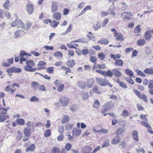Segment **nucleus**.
<instances>
[{
	"instance_id": "nucleus-1",
	"label": "nucleus",
	"mask_w": 153,
	"mask_h": 153,
	"mask_svg": "<svg viewBox=\"0 0 153 153\" xmlns=\"http://www.w3.org/2000/svg\"><path fill=\"white\" fill-rule=\"evenodd\" d=\"M14 15L16 17V14L15 13ZM16 17L15 21L12 22L11 23V25L12 27H15L17 26L18 28H22V31L25 32V24L21 20L17 19Z\"/></svg>"
},
{
	"instance_id": "nucleus-2",
	"label": "nucleus",
	"mask_w": 153,
	"mask_h": 153,
	"mask_svg": "<svg viewBox=\"0 0 153 153\" xmlns=\"http://www.w3.org/2000/svg\"><path fill=\"white\" fill-rule=\"evenodd\" d=\"M22 71L21 69L19 68H16L15 67H13L7 69L6 72L8 73V75L9 76L12 75V73H19Z\"/></svg>"
},
{
	"instance_id": "nucleus-3",
	"label": "nucleus",
	"mask_w": 153,
	"mask_h": 153,
	"mask_svg": "<svg viewBox=\"0 0 153 153\" xmlns=\"http://www.w3.org/2000/svg\"><path fill=\"white\" fill-rule=\"evenodd\" d=\"M96 80L97 83L101 86H105L106 85L107 80L106 78H102L100 77H97Z\"/></svg>"
},
{
	"instance_id": "nucleus-4",
	"label": "nucleus",
	"mask_w": 153,
	"mask_h": 153,
	"mask_svg": "<svg viewBox=\"0 0 153 153\" xmlns=\"http://www.w3.org/2000/svg\"><path fill=\"white\" fill-rule=\"evenodd\" d=\"M59 102L61 106H66L68 105L69 102V99L66 97H63L60 99Z\"/></svg>"
},
{
	"instance_id": "nucleus-5",
	"label": "nucleus",
	"mask_w": 153,
	"mask_h": 153,
	"mask_svg": "<svg viewBox=\"0 0 153 153\" xmlns=\"http://www.w3.org/2000/svg\"><path fill=\"white\" fill-rule=\"evenodd\" d=\"M131 13L129 12H124L121 14V17L124 16L123 20L125 21H127L131 19L130 16H131Z\"/></svg>"
},
{
	"instance_id": "nucleus-6",
	"label": "nucleus",
	"mask_w": 153,
	"mask_h": 153,
	"mask_svg": "<svg viewBox=\"0 0 153 153\" xmlns=\"http://www.w3.org/2000/svg\"><path fill=\"white\" fill-rule=\"evenodd\" d=\"M114 103L111 101L107 102L104 104V106L105 107V110L108 111L114 107Z\"/></svg>"
},
{
	"instance_id": "nucleus-7",
	"label": "nucleus",
	"mask_w": 153,
	"mask_h": 153,
	"mask_svg": "<svg viewBox=\"0 0 153 153\" xmlns=\"http://www.w3.org/2000/svg\"><path fill=\"white\" fill-rule=\"evenodd\" d=\"M52 17L56 21H60L62 18L61 13L59 12H54L52 15Z\"/></svg>"
},
{
	"instance_id": "nucleus-8",
	"label": "nucleus",
	"mask_w": 153,
	"mask_h": 153,
	"mask_svg": "<svg viewBox=\"0 0 153 153\" xmlns=\"http://www.w3.org/2000/svg\"><path fill=\"white\" fill-rule=\"evenodd\" d=\"M82 130L79 128H74L72 131V134L74 136H78L81 133Z\"/></svg>"
},
{
	"instance_id": "nucleus-9",
	"label": "nucleus",
	"mask_w": 153,
	"mask_h": 153,
	"mask_svg": "<svg viewBox=\"0 0 153 153\" xmlns=\"http://www.w3.org/2000/svg\"><path fill=\"white\" fill-rule=\"evenodd\" d=\"M92 150V148L87 146H84L81 149L82 153H91Z\"/></svg>"
},
{
	"instance_id": "nucleus-10",
	"label": "nucleus",
	"mask_w": 153,
	"mask_h": 153,
	"mask_svg": "<svg viewBox=\"0 0 153 153\" xmlns=\"http://www.w3.org/2000/svg\"><path fill=\"white\" fill-rule=\"evenodd\" d=\"M34 5L31 4H28L26 7L27 12L30 14L32 13L34 10Z\"/></svg>"
},
{
	"instance_id": "nucleus-11",
	"label": "nucleus",
	"mask_w": 153,
	"mask_h": 153,
	"mask_svg": "<svg viewBox=\"0 0 153 153\" xmlns=\"http://www.w3.org/2000/svg\"><path fill=\"white\" fill-rule=\"evenodd\" d=\"M58 8V6L56 2L54 1H53L52 2L51 12H54L57 11Z\"/></svg>"
},
{
	"instance_id": "nucleus-12",
	"label": "nucleus",
	"mask_w": 153,
	"mask_h": 153,
	"mask_svg": "<svg viewBox=\"0 0 153 153\" xmlns=\"http://www.w3.org/2000/svg\"><path fill=\"white\" fill-rule=\"evenodd\" d=\"M77 85L82 89H85L86 88V84L85 81H78Z\"/></svg>"
},
{
	"instance_id": "nucleus-13",
	"label": "nucleus",
	"mask_w": 153,
	"mask_h": 153,
	"mask_svg": "<svg viewBox=\"0 0 153 153\" xmlns=\"http://www.w3.org/2000/svg\"><path fill=\"white\" fill-rule=\"evenodd\" d=\"M114 36L116 37V40L117 41H122L124 40L123 36L120 33H117Z\"/></svg>"
},
{
	"instance_id": "nucleus-14",
	"label": "nucleus",
	"mask_w": 153,
	"mask_h": 153,
	"mask_svg": "<svg viewBox=\"0 0 153 153\" xmlns=\"http://www.w3.org/2000/svg\"><path fill=\"white\" fill-rule=\"evenodd\" d=\"M24 133L25 136H30L31 134V129L30 128L26 127L24 129Z\"/></svg>"
},
{
	"instance_id": "nucleus-15",
	"label": "nucleus",
	"mask_w": 153,
	"mask_h": 153,
	"mask_svg": "<svg viewBox=\"0 0 153 153\" xmlns=\"http://www.w3.org/2000/svg\"><path fill=\"white\" fill-rule=\"evenodd\" d=\"M120 137L117 135L113 138L111 141V143L113 144H117L120 142Z\"/></svg>"
},
{
	"instance_id": "nucleus-16",
	"label": "nucleus",
	"mask_w": 153,
	"mask_h": 153,
	"mask_svg": "<svg viewBox=\"0 0 153 153\" xmlns=\"http://www.w3.org/2000/svg\"><path fill=\"white\" fill-rule=\"evenodd\" d=\"M113 75H114L115 76L119 77L121 76L122 74L117 69L114 68L112 70Z\"/></svg>"
},
{
	"instance_id": "nucleus-17",
	"label": "nucleus",
	"mask_w": 153,
	"mask_h": 153,
	"mask_svg": "<svg viewBox=\"0 0 153 153\" xmlns=\"http://www.w3.org/2000/svg\"><path fill=\"white\" fill-rule=\"evenodd\" d=\"M106 55L102 52L98 53L97 55L98 57L101 61H104L106 58Z\"/></svg>"
},
{
	"instance_id": "nucleus-18",
	"label": "nucleus",
	"mask_w": 153,
	"mask_h": 153,
	"mask_svg": "<svg viewBox=\"0 0 153 153\" xmlns=\"http://www.w3.org/2000/svg\"><path fill=\"white\" fill-rule=\"evenodd\" d=\"M94 82V78H91L88 80L87 84L88 88H90L93 86V84Z\"/></svg>"
},
{
	"instance_id": "nucleus-19",
	"label": "nucleus",
	"mask_w": 153,
	"mask_h": 153,
	"mask_svg": "<svg viewBox=\"0 0 153 153\" xmlns=\"http://www.w3.org/2000/svg\"><path fill=\"white\" fill-rule=\"evenodd\" d=\"M67 64L68 66L70 67H73L75 64V62L74 59H72L68 61Z\"/></svg>"
},
{
	"instance_id": "nucleus-20",
	"label": "nucleus",
	"mask_w": 153,
	"mask_h": 153,
	"mask_svg": "<svg viewBox=\"0 0 153 153\" xmlns=\"http://www.w3.org/2000/svg\"><path fill=\"white\" fill-rule=\"evenodd\" d=\"M70 120L69 117L67 115H64L62 117V123L64 124L68 122Z\"/></svg>"
},
{
	"instance_id": "nucleus-21",
	"label": "nucleus",
	"mask_w": 153,
	"mask_h": 153,
	"mask_svg": "<svg viewBox=\"0 0 153 153\" xmlns=\"http://www.w3.org/2000/svg\"><path fill=\"white\" fill-rule=\"evenodd\" d=\"M35 148V145L33 144H32L27 148L25 151L27 152H28V151L33 152Z\"/></svg>"
},
{
	"instance_id": "nucleus-22",
	"label": "nucleus",
	"mask_w": 153,
	"mask_h": 153,
	"mask_svg": "<svg viewBox=\"0 0 153 153\" xmlns=\"http://www.w3.org/2000/svg\"><path fill=\"white\" fill-rule=\"evenodd\" d=\"M146 43V42L144 39H140L137 42V45L139 46H143Z\"/></svg>"
},
{
	"instance_id": "nucleus-23",
	"label": "nucleus",
	"mask_w": 153,
	"mask_h": 153,
	"mask_svg": "<svg viewBox=\"0 0 153 153\" xmlns=\"http://www.w3.org/2000/svg\"><path fill=\"white\" fill-rule=\"evenodd\" d=\"M104 76L111 77L113 76V72L110 70H108L106 71H105Z\"/></svg>"
},
{
	"instance_id": "nucleus-24",
	"label": "nucleus",
	"mask_w": 153,
	"mask_h": 153,
	"mask_svg": "<svg viewBox=\"0 0 153 153\" xmlns=\"http://www.w3.org/2000/svg\"><path fill=\"white\" fill-rule=\"evenodd\" d=\"M81 95L82 99L83 100H87L89 98L88 94L84 91H82L81 92Z\"/></svg>"
},
{
	"instance_id": "nucleus-25",
	"label": "nucleus",
	"mask_w": 153,
	"mask_h": 153,
	"mask_svg": "<svg viewBox=\"0 0 153 153\" xmlns=\"http://www.w3.org/2000/svg\"><path fill=\"white\" fill-rule=\"evenodd\" d=\"M59 22L57 21L56 20H54L52 21V23L50 24V26L53 28H56L59 24Z\"/></svg>"
},
{
	"instance_id": "nucleus-26",
	"label": "nucleus",
	"mask_w": 153,
	"mask_h": 153,
	"mask_svg": "<svg viewBox=\"0 0 153 153\" xmlns=\"http://www.w3.org/2000/svg\"><path fill=\"white\" fill-rule=\"evenodd\" d=\"M123 64V61L122 60L120 59L116 60L114 63V64L116 65L119 66H122Z\"/></svg>"
},
{
	"instance_id": "nucleus-27",
	"label": "nucleus",
	"mask_w": 153,
	"mask_h": 153,
	"mask_svg": "<svg viewBox=\"0 0 153 153\" xmlns=\"http://www.w3.org/2000/svg\"><path fill=\"white\" fill-rule=\"evenodd\" d=\"M21 29L18 30H17L15 33L14 34V38H17L19 37L20 36V34L22 33L23 32H23L22 31V28H20Z\"/></svg>"
},
{
	"instance_id": "nucleus-28",
	"label": "nucleus",
	"mask_w": 153,
	"mask_h": 153,
	"mask_svg": "<svg viewBox=\"0 0 153 153\" xmlns=\"http://www.w3.org/2000/svg\"><path fill=\"white\" fill-rule=\"evenodd\" d=\"M144 72L147 74H153V69L151 68H146L144 70Z\"/></svg>"
},
{
	"instance_id": "nucleus-29",
	"label": "nucleus",
	"mask_w": 153,
	"mask_h": 153,
	"mask_svg": "<svg viewBox=\"0 0 153 153\" xmlns=\"http://www.w3.org/2000/svg\"><path fill=\"white\" fill-rule=\"evenodd\" d=\"M8 117V115H6L5 114L0 115V122H4Z\"/></svg>"
},
{
	"instance_id": "nucleus-30",
	"label": "nucleus",
	"mask_w": 153,
	"mask_h": 153,
	"mask_svg": "<svg viewBox=\"0 0 153 153\" xmlns=\"http://www.w3.org/2000/svg\"><path fill=\"white\" fill-rule=\"evenodd\" d=\"M117 82L121 88H127V85L124 82L120 80H117Z\"/></svg>"
},
{
	"instance_id": "nucleus-31",
	"label": "nucleus",
	"mask_w": 153,
	"mask_h": 153,
	"mask_svg": "<svg viewBox=\"0 0 153 153\" xmlns=\"http://www.w3.org/2000/svg\"><path fill=\"white\" fill-rule=\"evenodd\" d=\"M54 55L56 57L58 58L59 59L61 58L62 56V53L59 51H57L55 52Z\"/></svg>"
},
{
	"instance_id": "nucleus-32",
	"label": "nucleus",
	"mask_w": 153,
	"mask_h": 153,
	"mask_svg": "<svg viewBox=\"0 0 153 153\" xmlns=\"http://www.w3.org/2000/svg\"><path fill=\"white\" fill-rule=\"evenodd\" d=\"M101 27L100 25L98 22H96L93 24V27L95 30H97L100 29Z\"/></svg>"
},
{
	"instance_id": "nucleus-33",
	"label": "nucleus",
	"mask_w": 153,
	"mask_h": 153,
	"mask_svg": "<svg viewBox=\"0 0 153 153\" xmlns=\"http://www.w3.org/2000/svg\"><path fill=\"white\" fill-rule=\"evenodd\" d=\"M10 1L7 0L3 4L4 7L6 9L9 10V7L10 6Z\"/></svg>"
},
{
	"instance_id": "nucleus-34",
	"label": "nucleus",
	"mask_w": 153,
	"mask_h": 153,
	"mask_svg": "<svg viewBox=\"0 0 153 153\" xmlns=\"http://www.w3.org/2000/svg\"><path fill=\"white\" fill-rule=\"evenodd\" d=\"M132 136L133 138L136 141L138 140V134L137 132L136 131H134L132 133Z\"/></svg>"
},
{
	"instance_id": "nucleus-35",
	"label": "nucleus",
	"mask_w": 153,
	"mask_h": 153,
	"mask_svg": "<svg viewBox=\"0 0 153 153\" xmlns=\"http://www.w3.org/2000/svg\"><path fill=\"white\" fill-rule=\"evenodd\" d=\"M72 29V25L70 24L69 26L68 27L67 30L65 32L62 33V34L63 35H65L67 34L68 33H69L71 31Z\"/></svg>"
},
{
	"instance_id": "nucleus-36",
	"label": "nucleus",
	"mask_w": 153,
	"mask_h": 153,
	"mask_svg": "<svg viewBox=\"0 0 153 153\" xmlns=\"http://www.w3.org/2000/svg\"><path fill=\"white\" fill-rule=\"evenodd\" d=\"M100 102L97 99L95 100L94 101V107L95 108H97L100 106Z\"/></svg>"
},
{
	"instance_id": "nucleus-37",
	"label": "nucleus",
	"mask_w": 153,
	"mask_h": 153,
	"mask_svg": "<svg viewBox=\"0 0 153 153\" xmlns=\"http://www.w3.org/2000/svg\"><path fill=\"white\" fill-rule=\"evenodd\" d=\"M125 71L126 74L130 76H132L134 74L132 71L130 69H126Z\"/></svg>"
},
{
	"instance_id": "nucleus-38",
	"label": "nucleus",
	"mask_w": 153,
	"mask_h": 153,
	"mask_svg": "<svg viewBox=\"0 0 153 153\" xmlns=\"http://www.w3.org/2000/svg\"><path fill=\"white\" fill-rule=\"evenodd\" d=\"M124 129L121 128H118L116 131V134L117 135L119 136L123 133Z\"/></svg>"
},
{
	"instance_id": "nucleus-39",
	"label": "nucleus",
	"mask_w": 153,
	"mask_h": 153,
	"mask_svg": "<svg viewBox=\"0 0 153 153\" xmlns=\"http://www.w3.org/2000/svg\"><path fill=\"white\" fill-rule=\"evenodd\" d=\"M129 115V112L126 110H124L122 113L121 114V116L126 117H128Z\"/></svg>"
},
{
	"instance_id": "nucleus-40",
	"label": "nucleus",
	"mask_w": 153,
	"mask_h": 153,
	"mask_svg": "<svg viewBox=\"0 0 153 153\" xmlns=\"http://www.w3.org/2000/svg\"><path fill=\"white\" fill-rule=\"evenodd\" d=\"M144 36L145 39L147 40L149 39L151 37L150 33L148 31H146L145 32Z\"/></svg>"
},
{
	"instance_id": "nucleus-41",
	"label": "nucleus",
	"mask_w": 153,
	"mask_h": 153,
	"mask_svg": "<svg viewBox=\"0 0 153 153\" xmlns=\"http://www.w3.org/2000/svg\"><path fill=\"white\" fill-rule=\"evenodd\" d=\"M16 122L19 125H23L25 123V120L22 118H18L16 120Z\"/></svg>"
},
{
	"instance_id": "nucleus-42",
	"label": "nucleus",
	"mask_w": 153,
	"mask_h": 153,
	"mask_svg": "<svg viewBox=\"0 0 153 153\" xmlns=\"http://www.w3.org/2000/svg\"><path fill=\"white\" fill-rule=\"evenodd\" d=\"M99 42L102 44L105 45L108 44V41L107 39L103 38L101 39Z\"/></svg>"
},
{
	"instance_id": "nucleus-43",
	"label": "nucleus",
	"mask_w": 153,
	"mask_h": 153,
	"mask_svg": "<svg viewBox=\"0 0 153 153\" xmlns=\"http://www.w3.org/2000/svg\"><path fill=\"white\" fill-rule=\"evenodd\" d=\"M136 72L138 75L141 76L142 77H145L146 74L142 71L139 70L137 69L135 70Z\"/></svg>"
},
{
	"instance_id": "nucleus-44",
	"label": "nucleus",
	"mask_w": 153,
	"mask_h": 153,
	"mask_svg": "<svg viewBox=\"0 0 153 153\" xmlns=\"http://www.w3.org/2000/svg\"><path fill=\"white\" fill-rule=\"evenodd\" d=\"M26 64L27 65H30L31 66L33 67L35 66L34 62L32 60L30 59L26 61Z\"/></svg>"
},
{
	"instance_id": "nucleus-45",
	"label": "nucleus",
	"mask_w": 153,
	"mask_h": 153,
	"mask_svg": "<svg viewBox=\"0 0 153 153\" xmlns=\"http://www.w3.org/2000/svg\"><path fill=\"white\" fill-rule=\"evenodd\" d=\"M140 123H141L144 126L147 128L148 129H151V128L150 126L147 123V122H145L144 121H140Z\"/></svg>"
},
{
	"instance_id": "nucleus-46",
	"label": "nucleus",
	"mask_w": 153,
	"mask_h": 153,
	"mask_svg": "<svg viewBox=\"0 0 153 153\" xmlns=\"http://www.w3.org/2000/svg\"><path fill=\"white\" fill-rule=\"evenodd\" d=\"M60 151V149L57 147H53L51 150L52 153H59Z\"/></svg>"
},
{
	"instance_id": "nucleus-47",
	"label": "nucleus",
	"mask_w": 153,
	"mask_h": 153,
	"mask_svg": "<svg viewBox=\"0 0 153 153\" xmlns=\"http://www.w3.org/2000/svg\"><path fill=\"white\" fill-rule=\"evenodd\" d=\"M31 85L35 89H36L39 86V83L37 82L33 81L31 83Z\"/></svg>"
},
{
	"instance_id": "nucleus-48",
	"label": "nucleus",
	"mask_w": 153,
	"mask_h": 153,
	"mask_svg": "<svg viewBox=\"0 0 153 153\" xmlns=\"http://www.w3.org/2000/svg\"><path fill=\"white\" fill-rule=\"evenodd\" d=\"M109 145V140L107 139L104 141L103 143L102 146V147L104 148L106 147Z\"/></svg>"
},
{
	"instance_id": "nucleus-49",
	"label": "nucleus",
	"mask_w": 153,
	"mask_h": 153,
	"mask_svg": "<svg viewBox=\"0 0 153 153\" xmlns=\"http://www.w3.org/2000/svg\"><path fill=\"white\" fill-rule=\"evenodd\" d=\"M93 91L98 94H100L101 92L100 91V88L98 87L97 86H94L93 88Z\"/></svg>"
},
{
	"instance_id": "nucleus-50",
	"label": "nucleus",
	"mask_w": 153,
	"mask_h": 153,
	"mask_svg": "<svg viewBox=\"0 0 153 153\" xmlns=\"http://www.w3.org/2000/svg\"><path fill=\"white\" fill-rule=\"evenodd\" d=\"M58 131L59 133L62 134L65 131L64 126H59Z\"/></svg>"
},
{
	"instance_id": "nucleus-51",
	"label": "nucleus",
	"mask_w": 153,
	"mask_h": 153,
	"mask_svg": "<svg viewBox=\"0 0 153 153\" xmlns=\"http://www.w3.org/2000/svg\"><path fill=\"white\" fill-rule=\"evenodd\" d=\"M115 8V7L114 6L112 8H110L109 9V11L110 12V14L112 15L113 16H115L114 10Z\"/></svg>"
},
{
	"instance_id": "nucleus-52",
	"label": "nucleus",
	"mask_w": 153,
	"mask_h": 153,
	"mask_svg": "<svg viewBox=\"0 0 153 153\" xmlns=\"http://www.w3.org/2000/svg\"><path fill=\"white\" fill-rule=\"evenodd\" d=\"M25 70L31 72L32 69V67L30 65H26L24 68Z\"/></svg>"
},
{
	"instance_id": "nucleus-53",
	"label": "nucleus",
	"mask_w": 153,
	"mask_h": 153,
	"mask_svg": "<svg viewBox=\"0 0 153 153\" xmlns=\"http://www.w3.org/2000/svg\"><path fill=\"white\" fill-rule=\"evenodd\" d=\"M21 55H25L27 56H31V54L30 53H27L25 51L23 50L20 51Z\"/></svg>"
},
{
	"instance_id": "nucleus-54",
	"label": "nucleus",
	"mask_w": 153,
	"mask_h": 153,
	"mask_svg": "<svg viewBox=\"0 0 153 153\" xmlns=\"http://www.w3.org/2000/svg\"><path fill=\"white\" fill-rule=\"evenodd\" d=\"M30 101L31 102H38L39 101V99L36 96H32L30 100Z\"/></svg>"
},
{
	"instance_id": "nucleus-55",
	"label": "nucleus",
	"mask_w": 153,
	"mask_h": 153,
	"mask_svg": "<svg viewBox=\"0 0 153 153\" xmlns=\"http://www.w3.org/2000/svg\"><path fill=\"white\" fill-rule=\"evenodd\" d=\"M51 134V131L50 129H48L45 131L44 135L45 137H49Z\"/></svg>"
},
{
	"instance_id": "nucleus-56",
	"label": "nucleus",
	"mask_w": 153,
	"mask_h": 153,
	"mask_svg": "<svg viewBox=\"0 0 153 153\" xmlns=\"http://www.w3.org/2000/svg\"><path fill=\"white\" fill-rule=\"evenodd\" d=\"M74 125L71 124H68L65 125V129L67 130H70L73 127Z\"/></svg>"
},
{
	"instance_id": "nucleus-57",
	"label": "nucleus",
	"mask_w": 153,
	"mask_h": 153,
	"mask_svg": "<svg viewBox=\"0 0 153 153\" xmlns=\"http://www.w3.org/2000/svg\"><path fill=\"white\" fill-rule=\"evenodd\" d=\"M54 68L53 67H49L48 68L47 70V72L49 74L53 73L54 71Z\"/></svg>"
},
{
	"instance_id": "nucleus-58",
	"label": "nucleus",
	"mask_w": 153,
	"mask_h": 153,
	"mask_svg": "<svg viewBox=\"0 0 153 153\" xmlns=\"http://www.w3.org/2000/svg\"><path fill=\"white\" fill-rule=\"evenodd\" d=\"M90 60L91 62L94 63H95L97 61V58L95 56H91L90 58Z\"/></svg>"
},
{
	"instance_id": "nucleus-59",
	"label": "nucleus",
	"mask_w": 153,
	"mask_h": 153,
	"mask_svg": "<svg viewBox=\"0 0 153 153\" xmlns=\"http://www.w3.org/2000/svg\"><path fill=\"white\" fill-rule=\"evenodd\" d=\"M79 42L85 43L88 42V40L85 38H82L79 39Z\"/></svg>"
},
{
	"instance_id": "nucleus-60",
	"label": "nucleus",
	"mask_w": 153,
	"mask_h": 153,
	"mask_svg": "<svg viewBox=\"0 0 153 153\" xmlns=\"http://www.w3.org/2000/svg\"><path fill=\"white\" fill-rule=\"evenodd\" d=\"M140 25H138L135 28L134 30V32L135 33H138L140 32L141 29L140 28Z\"/></svg>"
},
{
	"instance_id": "nucleus-61",
	"label": "nucleus",
	"mask_w": 153,
	"mask_h": 153,
	"mask_svg": "<svg viewBox=\"0 0 153 153\" xmlns=\"http://www.w3.org/2000/svg\"><path fill=\"white\" fill-rule=\"evenodd\" d=\"M64 85L62 84L61 85H59V86L57 87L58 88L57 89V91L59 92H61L63 90L64 88Z\"/></svg>"
},
{
	"instance_id": "nucleus-62",
	"label": "nucleus",
	"mask_w": 153,
	"mask_h": 153,
	"mask_svg": "<svg viewBox=\"0 0 153 153\" xmlns=\"http://www.w3.org/2000/svg\"><path fill=\"white\" fill-rule=\"evenodd\" d=\"M72 147V145L70 143H67L65 146V149L67 151H69Z\"/></svg>"
},
{
	"instance_id": "nucleus-63",
	"label": "nucleus",
	"mask_w": 153,
	"mask_h": 153,
	"mask_svg": "<svg viewBox=\"0 0 153 153\" xmlns=\"http://www.w3.org/2000/svg\"><path fill=\"white\" fill-rule=\"evenodd\" d=\"M54 83L57 87L59 86V85L62 84H61V82L60 80H55L54 82Z\"/></svg>"
},
{
	"instance_id": "nucleus-64",
	"label": "nucleus",
	"mask_w": 153,
	"mask_h": 153,
	"mask_svg": "<svg viewBox=\"0 0 153 153\" xmlns=\"http://www.w3.org/2000/svg\"><path fill=\"white\" fill-rule=\"evenodd\" d=\"M127 81L131 84L133 85L134 84V82L132 78L130 77H128L126 78Z\"/></svg>"
}]
</instances>
